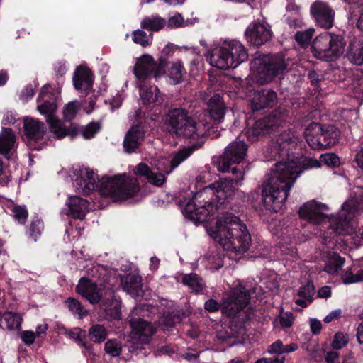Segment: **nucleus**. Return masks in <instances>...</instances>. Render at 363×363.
Returning <instances> with one entry per match:
<instances>
[{"instance_id": "f257e3e1", "label": "nucleus", "mask_w": 363, "mask_h": 363, "mask_svg": "<svg viewBox=\"0 0 363 363\" xmlns=\"http://www.w3.org/2000/svg\"><path fill=\"white\" fill-rule=\"evenodd\" d=\"M206 173L196 178V189H199L186 202L183 214L194 223L206 222L208 235L227 252L243 254L251 245V235L246 225L231 213H220L226 207L235 191L241 185L243 173L240 172L236 179H220L203 187V179Z\"/></svg>"}, {"instance_id": "f03ea898", "label": "nucleus", "mask_w": 363, "mask_h": 363, "mask_svg": "<svg viewBox=\"0 0 363 363\" xmlns=\"http://www.w3.org/2000/svg\"><path fill=\"white\" fill-rule=\"evenodd\" d=\"M330 208L312 200L299 208V216L313 224H320L321 242L328 249L338 248V235H345L352 228V221L363 213V188L352 189L350 197L341 206L337 215H329Z\"/></svg>"}, {"instance_id": "7ed1b4c3", "label": "nucleus", "mask_w": 363, "mask_h": 363, "mask_svg": "<svg viewBox=\"0 0 363 363\" xmlns=\"http://www.w3.org/2000/svg\"><path fill=\"white\" fill-rule=\"evenodd\" d=\"M286 67L282 56L258 55L251 62V72L245 83L240 79H235L233 84L238 86V92L247 97L253 111L272 108L277 102L276 93L271 89L255 91L253 85L272 82L282 74Z\"/></svg>"}, {"instance_id": "20e7f679", "label": "nucleus", "mask_w": 363, "mask_h": 363, "mask_svg": "<svg viewBox=\"0 0 363 363\" xmlns=\"http://www.w3.org/2000/svg\"><path fill=\"white\" fill-rule=\"evenodd\" d=\"M292 163L294 166L284 162L277 164L273 176L264 190V205L267 209L277 212L282 208L291 186L304 170L320 167L321 163L337 167L340 158L335 154L327 153L321 155L320 160L306 157L302 158L299 165L294 162Z\"/></svg>"}, {"instance_id": "39448f33", "label": "nucleus", "mask_w": 363, "mask_h": 363, "mask_svg": "<svg viewBox=\"0 0 363 363\" xmlns=\"http://www.w3.org/2000/svg\"><path fill=\"white\" fill-rule=\"evenodd\" d=\"M74 186L78 191L84 194L99 189L101 194L109 196L115 201L133 197L140 189L137 179L126 174L105 176L99 180L96 174L89 168L79 169Z\"/></svg>"}, {"instance_id": "423d86ee", "label": "nucleus", "mask_w": 363, "mask_h": 363, "mask_svg": "<svg viewBox=\"0 0 363 363\" xmlns=\"http://www.w3.org/2000/svg\"><path fill=\"white\" fill-rule=\"evenodd\" d=\"M205 55L211 66L220 69L236 68L248 59L246 48L235 39L213 42Z\"/></svg>"}, {"instance_id": "0eeeda50", "label": "nucleus", "mask_w": 363, "mask_h": 363, "mask_svg": "<svg viewBox=\"0 0 363 363\" xmlns=\"http://www.w3.org/2000/svg\"><path fill=\"white\" fill-rule=\"evenodd\" d=\"M299 138L297 134L291 130H286L281 133L275 141L272 142L267 151L269 154V157L276 158L278 157L281 158V160L275 164L274 168H272L267 176V180L263 185L262 189V202L264 203V190L268 185L269 180L272 177L273 172L275 170L277 164L280 162L289 163L291 166H294L292 162L297 163L299 165V162H301L303 157H295L294 150L296 149Z\"/></svg>"}, {"instance_id": "6e6552de", "label": "nucleus", "mask_w": 363, "mask_h": 363, "mask_svg": "<svg viewBox=\"0 0 363 363\" xmlns=\"http://www.w3.org/2000/svg\"><path fill=\"white\" fill-rule=\"evenodd\" d=\"M250 299V290L238 280L233 284V288L223 298L221 304L211 298L205 302L204 308L211 313L220 308L222 313L227 316H235L248 305Z\"/></svg>"}, {"instance_id": "1a4fd4ad", "label": "nucleus", "mask_w": 363, "mask_h": 363, "mask_svg": "<svg viewBox=\"0 0 363 363\" xmlns=\"http://www.w3.org/2000/svg\"><path fill=\"white\" fill-rule=\"evenodd\" d=\"M191 152L192 150L191 148H184L177 152L171 160L162 158L157 162L155 161L152 165L159 172H155L150 169L147 164L140 163L136 167L135 173L145 177L150 184L160 186L165 182V174H169L173 169L176 168L180 163L189 157Z\"/></svg>"}, {"instance_id": "9d476101", "label": "nucleus", "mask_w": 363, "mask_h": 363, "mask_svg": "<svg viewBox=\"0 0 363 363\" xmlns=\"http://www.w3.org/2000/svg\"><path fill=\"white\" fill-rule=\"evenodd\" d=\"M165 123L169 125V132L178 136L196 139L206 135L208 130V124L196 123L182 108L170 110L165 118Z\"/></svg>"}, {"instance_id": "9b49d317", "label": "nucleus", "mask_w": 363, "mask_h": 363, "mask_svg": "<svg viewBox=\"0 0 363 363\" xmlns=\"http://www.w3.org/2000/svg\"><path fill=\"white\" fill-rule=\"evenodd\" d=\"M55 99L56 97L50 94V86L49 85L44 86L37 99V110L46 118L50 133L55 138L61 139L68 134V130L55 115L57 111Z\"/></svg>"}, {"instance_id": "f8f14e48", "label": "nucleus", "mask_w": 363, "mask_h": 363, "mask_svg": "<svg viewBox=\"0 0 363 363\" xmlns=\"http://www.w3.org/2000/svg\"><path fill=\"white\" fill-rule=\"evenodd\" d=\"M346 43L342 36L324 32L313 41L311 51L318 59L330 61L340 57L345 51Z\"/></svg>"}, {"instance_id": "ddd939ff", "label": "nucleus", "mask_w": 363, "mask_h": 363, "mask_svg": "<svg viewBox=\"0 0 363 363\" xmlns=\"http://www.w3.org/2000/svg\"><path fill=\"white\" fill-rule=\"evenodd\" d=\"M166 67L167 62L164 59L160 58L157 62L150 55L145 54L136 58L133 72L138 82H141L150 75L158 79L165 74Z\"/></svg>"}, {"instance_id": "4468645a", "label": "nucleus", "mask_w": 363, "mask_h": 363, "mask_svg": "<svg viewBox=\"0 0 363 363\" xmlns=\"http://www.w3.org/2000/svg\"><path fill=\"white\" fill-rule=\"evenodd\" d=\"M247 150V145L242 140L230 143L218 162V170L221 172H231L233 174H237V169L230 166L241 162L246 156Z\"/></svg>"}, {"instance_id": "2eb2a0df", "label": "nucleus", "mask_w": 363, "mask_h": 363, "mask_svg": "<svg viewBox=\"0 0 363 363\" xmlns=\"http://www.w3.org/2000/svg\"><path fill=\"white\" fill-rule=\"evenodd\" d=\"M23 128L27 143L35 150H40L48 143L45 125L31 117L23 119Z\"/></svg>"}, {"instance_id": "dca6fc26", "label": "nucleus", "mask_w": 363, "mask_h": 363, "mask_svg": "<svg viewBox=\"0 0 363 363\" xmlns=\"http://www.w3.org/2000/svg\"><path fill=\"white\" fill-rule=\"evenodd\" d=\"M138 86L140 89V101L145 106L147 111H154L153 114H149L150 117L153 119V115L157 113L158 108L164 101V97L158 87L155 85H143L141 82H138Z\"/></svg>"}, {"instance_id": "f3484780", "label": "nucleus", "mask_w": 363, "mask_h": 363, "mask_svg": "<svg viewBox=\"0 0 363 363\" xmlns=\"http://www.w3.org/2000/svg\"><path fill=\"white\" fill-rule=\"evenodd\" d=\"M284 121V116L277 111L272 115L256 121L254 125L247 130V136L250 140H254L259 136L267 133L273 127L280 125Z\"/></svg>"}, {"instance_id": "a211bd4d", "label": "nucleus", "mask_w": 363, "mask_h": 363, "mask_svg": "<svg viewBox=\"0 0 363 363\" xmlns=\"http://www.w3.org/2000/svg\"><path fill=\"white\" fill-rule=\"evenodd\" d=\"M270 26L265 22L254 21L249 24L245 32L246 40L255 46H260L272 38Z\"/></svg>"}, {"instance_id": "6ab92c4d", "label": "nucleus", "mask_w": 363, "mask_h": 363, "mask_svg": "<svg viewBox=\"0 0 363 363\" xmlns=\"http://www.w3.org/2000/svg\"><path fill=\"white\" fill-rule=\"evenodd\" d=\"M132 330L130 334L133 344H147L155 332L154 328L148 321L140 318H132L130 320Z\"/></svg>"}, {"instance_id": "aec40b11", "label": "nucleus", "mask_w": 363, "mask_h": 363, "mask_svg": "<svg viewBox=\"0 0 363 363\" xmlns=\"http://www.w3.org/2000/svg\"><path fill=\"white\" fill-rule=\"evenodd\" d=\"M311 12L320 26L325 28L332 27L335 12L326 3L316 1L311 5Z\"/></svg>"}, {"instance_id": "412c9836", "label": "nucleus", "mask_w": 363, "mask_h": 363, "mask_svg": "<svg viewBox=\"0 0 363 363\" xmlns=\"http://www.w3.org/2000/svg\"><path fill=\"white\" fill-rule=\"evenodd\" d=\"M89 202L79 196H69L66 201V208L62 213L74 218L83 219L89 211Z\"/></svg>"}, {"instance_id": "4be33fe9", "label": "nucleus", "mask_w": 363, "mask_h": 363, "mask_svg": "<svg viewBox=\"0 0 363 363\" xmlns=\"http://www.w3.org/2000/svg\"><path fill=\"white\" fill-rule=\"evenodd\" d=\"M77 292L91 303H97L103 295L101 284L98 286L91 280L82 278L76 287Z\"/></svg>"}, {"instance_id": "5701e85b", "label": "nucleus", "mask_w": 363, "mask_h": 363, "mask_svg": "<svg viewBox=\"0 0 363 363\" xmlns=\"http://www.w3.org/2000/svg\"><path fill=\"white\" fill-rule=\"evenodd\" d=\"M141 310L143 313L150 312V313H157L159 315L158 324L162 327V330H169L173 327L175 323L180 320V317L177 314H174V311L169 308L164 311L162 315L157 307L151 306H143V308H135V313H138ZM145 314H143L145 315Z\"/></svg>"}, {"instance_id": "b1692460", "label": "nucleus", "mask_w": 363, "mask_h": 363, "mask_svg": "<svg viewBox=\"0 0 363 363\" xmlns=\"http://www.w3.org/2000/svg\"><path fill=\"white\" fill-rule=\"evenodd\" d=\"M340 131L334 126L329 125L323 127L321 125V138L320 140H313L312 149L322 150L330 147L338 142Z\"/></svg>"}, {"instance_id": "393cba45", "label": "nucleus", "mask_w": 363, "mask_h": 363, "mask_svg": "<svg viewBox=\"0 0 363 363\" xmlns=\"http://www.w3.org/2000/svg\"><path fill=\"white\" fill-rule=\"evenodd\" d=\"M144 138L143 128L140 124L132 126L125 135L123 140L125 151L133 152L141 144Z\"/></svg>"}, {"instance_id": "a878e982", "label": "nucleus", "mask_w": 363, "mask_h": 363, "mask_svg": "<svg viewBox=\"0 0 363 363\" xmlns=\"http://www.w3.org/2000/svg\"><path fill=\"white\" fill-rule=\"evenodd\" d=\"M16 147V136L14 132L10 128H2L0 133V154L9 158Z\"/></svg>"}, {"instance_id": "bb28decb", "label": "nucleus", "mask_w": 363, "mask_h": 363, "mask_svg": "<svg viewBox=\"0 0 363 363\" xmlns=\"http://www.w3.org/2000/svg\"><path fill=\"white\" fill-rule=\"evenodd\" d=\"M74 86L77 90L87 91L91 89L93 84L92 74L85 67H78L73 77Z\"/></svg>"}, {"instance_id": "cd10ccee", "label": "nucleus", "mask_w": 363, "mask_h": 363, "mask_svg": "<svg viewBox=\"0 0 363 363\" xmlns=\"http://www.w3.org/2000/svg\"><path fill=\"white\" fill-rule=\"evenodd\" d=\"M121 282L124 291L135 298L143 296L141 289V277L136 274H129L121 277Z\"/></svg>"}, {"instance_id": "c85d7f7f", "label": "nucleus", "mask_w": 363, "mask_h": 363, "mask_svg": "<svg viewBox=\"0 0 363 363\" xmlns=\"http://www.w3.org/2000/svg\"><path fill=\"white\" fill-rule=\"evenodd\" d=\"M207 106L211 118L220 121L225 113L226 106L219 94H214L208 101Z\"/></svg>"}, {"instance_id": "c756f323", "label": "nucleus", "mask_w": 363, "mask_h": 363, "mask_svg": "<svg viewBox=\"0 0 363 363\" xmlns=\"http://www.w3.org/2000/svg\"><path fill=\"white\" fill-rule=\"evenodd\" d=\"M347 56L351 63L363 65V38H354L350 41Z\"/></svg>"}, {"instance_id": "7c9ffc66", "label": "nucleus", "mask_w": 363, "mask_h": 363, "mask_svg": "<svg viewBox=\"0 0 363 363\" xmlns=\"http://www.w3.org/2000/svg\"><path fill=\"white\" fill-rule=\"evenodd\" d=\"M345 259L335 252H329L325 259L324 271L330 274H335L345 264Z\"/></svg>"}, {"instance_id": "2f4dec72", "label": "nucleus", "mask_w": 363, "mask_h": 363, "mask_svg": "<svg viewBox=\"0 0 363 363\" xmlns=\"http://www.w3.org/2000/svg\"><path fill=\"white\" fill-rule=\"evenodd\" d=\"M143 29L157 32L166 26V20L159 16H145L140 23Z\"/></svg>"}, {"instance_id": "473e14b6", "label": "nucleus", "mask_w": 363, "mask_h": 363, "mask_svg": "<svg viewBox=\"0 0 363 363\" xmlns=\"http://www.w3.org/2000/svg\"><path fill=\"white\" fill-rule=\"evenodd\" d=\"M181 281L189 290L195 293L201 292L205 287L203 281L195 273L184 274Z\"/></svg>"}, {"instance_id": "72a5a7b5", "label": "nucleus", "mask_w": 363, "mask_h": 363, "mask_svg": "<svg viewBox=\"0 0 363 363\" xmlns=\"http://www.w3.org/2000/svg\"><path fill=\"white\" fill-rule=\"evenodd\" d=\"M186 74L185 69L181 61L177 60L172 63L169 68L167 77L169 82L172 84H178L181 83Z\"/></svg>"}, {"instance_id": "f704fd0d", "label": "nucleus", "mask_w": 363, "mask_h": 363, "mask_svg": "<svg viewBox=\"0 0 363 363\" xmlns=\"http://www.w3.org/2000/svg\"><path fill=\"white\" fill-rule=\"evenodd\" d=\"M2 319L6 323L8 330H18L21 326L22 318L18 313L6 312L4 315L0 313V328H3Z\"/></svg>"}, {"instance_id": "c9c22d12", "label": "nucleus", "mask_w": 363, "mask_h": 363, "mask_svg": "<svg viewBox=\"0 0 363 363\" xmlns=\"http://www.w3.org/2000/svg\"><path fill=\"white\" fill-rule=\"evenodd\" d=\"M89 339L96 343H101L108 336L107 328L101 324H94L89 329Z\"/></svg>"}, {"instance_id": "e433bc0d", "label": "nucleus", "mask_w": 363, "mask_h": 363, "mask_svg": "<svg viewBox=\"0 0 363 363\" xmlns=\"http://www.w3.org/2000/svg\"><path fill=\"white\" fill-rule=\"evenodd\" d=\"M341 279L345 284L363 281V270L359 269L354 274L351 268L345 269L341 273Z\"/></svg>"}, {"instance_id": "4c0bfd02", "label": "nucleus", "mask_w": 363, "mask_h": 363, "mask_svg": "<svg viewBox=\"0 0 363 363\" xmlns=\"http://www.w3.org/2000/svg\"><path fill=\"white\" fill-rule=\"evenodd\" d=\"M304 136L308 145L312 148L313 140H320L321 138V125L317 123H311L306 129Z\"/></svg>"}, {"instance_id": "58836bf2", "label": "nucleus", "mask_w": 363, "mask_h": 363, "mask_svg": "<svg viewBox=\"0 0 363 363\" xmlns=\"http://www.w3.org/2000/svg\"><path fill=\"white\" fill-rule=\"evenodd\" d=\"M101 308L104 311L105 317L107 319H118L120 318L119 303L116 301L112 300L108 306L104 303Z\"/></svg>"}, {"instance_id": "ea45409f", "label": "nucleus", "mask_w": 363, "mask_h": 363, "mask_svg": "<svg viewBox=\"0 0 363 363\" xmlns=\"http://www.w3.org/2000/svg\"><path fill=\"white\" fill-rule=\"evenodd\" d=\"M66 304L74 315H77L79 318H83L87 315V311L84 309L82 304L75 298H67Z\"/></svg>"}, {"instance_id": "a19ab883", "label": "nucleus", "mask_w": 363, "mask_h": 363, "mask_svg": "<svg viewBox=\"0 0 363 363\" xmlns=\"http://www.w3.org/2000/svg\"><path fill=\"white\" fill-rule=\"evenodd\" d=\"M13 218L21 224H24L27 220L28 213L25 206H15L11 203L9 207Z\"/></svg>"}, {"instance_id": "79ce46f5", "label": "nucleus", "mask_w": 363, "mask_h": 363, "mask_svg": "<svg viewBox=\"0 0 363 363\" xmlns=\"http://www.w3.org/2000/svg\"><path fill=\"white\" fill-rule=\"evenodd\" d=\"M133 41L141 45L142 47H147L151 45L152 37L151 35H147V33L143 30H135L132 34Z\"/></svg>"}, {"instance_id": "37998d69", "label": "nucleus", "mask_w": 363, "mask_h": 363, "mask_svg": "<svg viewBox=\"0 0 363 363\" xmlns=\"http://www.w3.org/2000/svg\"><path fill=\"white\" fill-rule=\"evenodd\" d=\"M80 108V105L77 101H74L65 105L63 109V116L65 120H72Z\"/></svg>"}, {"instance_id": "c03bdc74", "label": "nucleus", "mask_w": 363, "mask_h": 363, "mask_svg": "<svg viewBox=\"0 0 363 363\" xmlns=\"http://www.w3.org/2000/svg\"><path fill=\"white\" fill-rule=\"evenodd\" d=\"M104 350L111 357H117L121 352V344L116 339L108 340L104 345Z\"/></svg>"}, {"instance_id": "a18cd8bd", "label": "nucleus", "mask_w": 363, "mask_h": 363, "mask_svg": "<svg viewBox=\"0 0 363 363\" xmlns=\"http://www.w3.org/2000/svg\"><path fill=\"white\" fill-rule=\"evenodd\" d=\"M101 129V124L99 122H91L84 127L82 134L84 138L88 140L94 138Z\"/></svg>"}, {"instance_id": "49530a36", "label": "nucleus", "mask_w": 363, "mask_h": 363, "mask_svg": "<svg viewBox=\"0 0 363 363\" xmlns=\"http://www.w3.org/2000/svg\"><path fill=\"white\" fill-rule=\"evenodd\" d=\"M314 293L315 289L313 284L310 281H308L306 284L302 285L297 291L298 296L307 298L308 301L313 300Z\"/></svg>"}, {"instance_id": "de8ad7c7", "label": "nucleus", "mask_w": 363, "mask_h": 363, "mask_svg": "<svg viewBox=\"0 0 363 363\" xmlns=\"http://www.w3.org/2000/svg\"><path fill=\"white\" fill-rule=\"evenodd\" d=\"M314 29L309 28L305 31L298 32L296 34V41L302 46H306L311 42V40L313 35Z\"/></svg>"}, {"instance_id": "09e8293b", "label": "nucleus", "mask_w": 363, "mask_h": 363, "mask_svg": "<svg viewBox=\"0 0 363 363\" xmlns=\"http://www.w3.org/2000/svg\"><path fill=\"white\" fill-rule=\"evenodd\" d=\"M348 342V335L342 332L337 333L332 342L334 349L340 350L344 347Z\"/></svg>"}, {"instance_id": "8fccbe9b", "label": "nucleus", "mask_w": 363, "mask_h": 363, "mask_svg": "<svg viewBox=\"0 0 363 363\" xmlns=\"http://www.w3.org/2000/svg\"><path fill=\"white\" fill-rule=\"evenodd\" d=\"M294 315L290 311H284L281 310L279 313V323L284 328H289L292 325L294 322Z\"/></svg>"}, {"instance_id": "3c124183", "label": "nucleus", "mask_w": 363, "mask_h": 363, "mask_svg": "<svg viewBox=\"0 0 363 363\" xmlns=\"http://www.w3.org/2000/svg\"><path fill=\"white\" fill-rule=\"evenodd\" d=\"M184 25H186L182 15L179 13H175L174 15L170 16L167 22L166 21V26L170 28H177Z\"/></svg>"}, {"instance_id": "603ef678", "label": "nucleus", "mask_w": 363, "mask_h": 363, "mask_svg": "<svg viewBox=\"0 0 363 363\" xmlns=\"http://www.w3.org/2000/svg\"><path fill=\"white\" fill-rule=\"evenodd\" d=\"M43 230V223L41 220L37 219L33 221L30 226V235L35 240L38 235H40Z\"/></svg>"}, {"instance_id": "864d4df0", "label": "nucleus", "mask_w": 363, "mask_h": 363, "mask_svg": "<svg viewBox=\"0 0 363 363\" xmlns=\"http://www.w3.org/2000/svg\"><path fill=\"white\" fill-rule=\"evenodd\" d=\"M282 259L286 261H294L297 257L296 250L293 247H283L281 248Z\"/></svg>"}, {"instance_id": "5fc2aeb1", "label": "nucleus", "mask_w": 363, "mask_h": 363, "mask_svg": "<svg viewBox=\"0 0 363 363\" xmlns=\"http://www.w3.org/2000/svg\"><path fill=\"white\" fill-rule=\"evenodd\" d=\"M68 335L70 338L74 339L79 343H82L83 339L86 336V331L79 328H74L69 330Z\"/></svg>"}, {"instance_id": "6e6d98bb", "label": "nucleus", "mask_w": 363, "mask_h": 363, "mask_svg": "<svg viewBox=\"0 0 363 363\" xmlns=\"http://www.w3.org/2000/svg\"><path fill=\"white\" fill-rule=\"evenodd\" d=\"M208 263L206 264V267L210 269H218L221 268L223 265V260L220 257L216 256H209L207 258Z\"/></svg>"}, {"instance_id": "4d7b16f0", "label": "nucleus", "mask_w": 363, "mask_h": 363, "mask_svg": "<svg viewBox=\"0 0 363 363\" xmlns=\"http://www.w3.org/2000/svg\"><path fill=\"white\" fill-rule=\"evenodd\" d=\"M21 337L26 345H30L35 342L36 336L33 331L25 330L21 333Z\"/></svg>"}, {"instance_id": "13d9d810", "label": "nucleus", "mask_w": 363, "mask_h": 363, "mask_svg": "<svg viewBox=\"0 0 363 363\" xmlns=\"http://www.w3.org/2000/svg\"><path fill=\"white\" fill-rule=\"evenodd\" d=\"M284 345L279 340H276L273 344L270 345L268 347V352L270 354H281L283 352Z\"/></svg>"}, {"instance_id": "bf43d9fd", "label": "nucleus", "mask_w": 363, "mask_h": 363, "mask_svg": "<svg viewBox=\"0 0 363 363\" xmlns=\"http://www.w3.org/2000/svg\"><path fill=\"white\" fill-rule=\"evenodd\" d=\"M68 69V65L65 61H58L54 65V70L56 74L64 76Z\"/></svg>"}, {"instance_id": "052dcab7", "label": "nucleus", "mask_w": 363, "mask_h": 363, "mask_svg": "<svg viewBox=\"0 0 363 363\" xmlns=\"http://www.w3.org/2000/svg\"><path fill=\"white\" fill-rule=\"evenodd\" d=\"M310 328L311 332L315 334H319L322 329V323L320 320L316 318H311L309 320Z\"/></svg>"}, {"instance_id": "680f3d73", "label": "nucleus", "mask_w": 363, "mask_h": 363, "mask_svg": "<svg viewBox=\"0 0 363 363\" xmlns=\"http://www.w3.org/2000/svg\"><path fill=\"white\" fill-rule=\"evenodd\" d=\"M342 315L341 309H335L330 312L323 319L324 322L329 323L333 320H338Z\"/></svg>"}, {"instance_id": "e2e57ef3", "label": "nucleus", "mask_w": 363, "mask_h": 363, "mask_svg": "<svg viewBox=\"0 0 363 363\" xmlns=\"http://www.w3.org/2000/svg\"><path fill=\"white\" fill-rule=\"evenodd\" d=\"M18 118V115L16 112L9 111L4 113L3 118V123L5 124H13Z\"/></svg>"}, {"instance_id": "0e129e2a", "label": "nucleus", "mask_w": 363, "mask_h": 363, "mask_svg": "<svg viewBox=\"0 0 363 363\" xmlns=\"http://www.w3.org/2000/svg\"><path fill=\"white\" fill-rule=\"evenodd\" d=\"M34 95V90L32 86H26L21 94V99L23 101H27L30 99Z\"/></svg>"}, {"instance_id": "69168bd1", "label": "nucleus", "mask_w": 363, "mask_h": 363, "mask_svg": "<svg viewBox=\"0 0 363 363\" xmlns=\"http://www.w3.org/2000/svg\"><path fill=\"white\" fill-rule=\"evenodd\" d=\"M9 181V179L6 175V167L0 160V183L1 185H6L8 184Z\"/></svg>"}, {"instance_id": "338daca9", "label": "nucleus", "mask_w": 363, "mask_h": 363, "mask_svg": "<svg viewBox=\"0 0 363 363\" xmlns=\"http://www.w3.org/2000/svg\"><path fill=\"white\" fill-rule=\"evenodd\" d=\"M48 329V325L45 323L38 325L35 328V332H34L35 334V336L41 337L43 335H45Z\"/></svg>"}, {"instance_id": "774afa93", "label": "nucleus", "mask_w": 363, "mask_h": 363, "mask_svg": "<svg viewBox=\"0 0 363 363\" xmlns=\"http://www.w3.org/2000/svg\"><path fill=\"white\" fill-rule=\"evenodd\" d=\"M318 296L320 298H327L331 296V289L330 286H325L320 289L318 291Z\"/></svg>"}]
</instances>
